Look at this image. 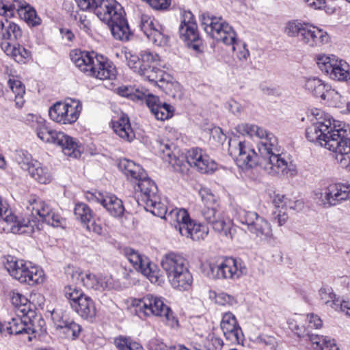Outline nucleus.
Listing matches in <instances>:
<instances>
[{
    "mask_svg": "<svg viewBox=\"0 0 350 350\" xmlns=\"http://www.w3.org/2000/svg\"><path fill=\"white\" fill-rule=\"evenodd\" d=\"M235 129L241 135H247L250 137L256 136L258 138L263 137V135L266 133V130L262 128L248 123L239 124L236 126Z\"/></svg>",
    "mask_w": 350,
    "mask_h": 350,
    "instance_id": "79ce46f5",
    "label": "nucleus"
},
{
    "mask_svg": "<svg viewBox=\"0 0 350 350\" xmlns=\"http://www.w3.org/2000/svg\"><path fill=\"white\" fill-rule=\"evenodd\" d=\"M148 349L149 350H176V347L168 348L165 344H164L159 338H152L148 343Z\"/></svg>",
    "mask_w": 350,
    "mask_h": 350,
    "instance_id": "13d9d810",
    "label": "nucleus"
},
{
    "mask_svg": "<svg viewBox=\"0 0 350 350\" xmlns=\"http://www.w3.org/2000/svg\"><path fill=\"white\" fill-rule=\"evenodd\" d=\"M202 200L204 203V206L200 210L202 217L213 230L223 232L228 237V233L230 234V224L226 223L222 213L217 210L213 195L202 196Z\"/></svg>",
    "mask_w": 350,
    "mask_h": 350,
    "instance_id": "4468645a",
    "label": "nucleus"
},
{
    "mask_svg": "<svg viewBox=\"0 0 350 350\" xmlns=\"http://www.w3.org/2000/svg\"><path fill=\"white\" fill-rule=\"evenodd\" d=\"M27 209L31 212L26 218L18 219L12 214L5 202L0 198V220L10 224L13 233H31L35 229L40 230L42 224L46 223L53 227L62 226L63 219L53 212L50 206L38 198L32 197L29 200Z\"/></svg>",
    "mask_w": 350,
    "mask_h": 350,
    "instance_id": "f03ea898",
    "label": "nucleus"
},
{
    "mask_svg": "<svg viewBox=\"0 0 350 350\" xmlns=\"http://www.w3.org/2000/svg\"><path fill=\"white\" fill-rule=\"evenodd\" d=\"M68 274L74 284H82L87 288L109 291L115 288V282L111 276L97 277L88 271L83 272L79 269H72Z\"/></svg>",
    "mask_w": 350,
    "mask_h": 350,
    "instance_id": "2eb2a0df",
    "label": "nucleus"
},
{
    "mask_svg": "<svg viewBox=\"0 0 350 350\" xmlns=\"http://www.w3.org/2000/svg\"><path fill=\"white\" fill-rule=\"evenodd\" d=\"M112 124L114 132L121 138L129 142L134 139L135 133L127 115L122 114L117 120H113Z\"/></svg>",
    "mask_w": 350,
    "mask_h": 350,
    "instance_id": "72a5a7b5",
    "label": "nucleus"
},
{
    "mask_svg": "<svg viewBox=\"0 0 350 350\" xmlns=\"http://www.w3.org/2000/svg\"><path fill=\"white\" fill-rule=\"evenodd\" d=\"M222 331L234 329L239 325L235 316L231 312H226L224 314L220 324Z\"/></svg>",
    "mask_w": 350,
    "mask_h": 350,
    "instance_id": "3c124183",
    "label": "nucleus"
},
{
    "mask_svg": "<svg viewBox=\"0 0 350 350\" xmlns=\"http://www.w3.org/2000/svg\"><path fill=\"white\" fill-rule=\"evenodd\" d=\"M27 321V339L31 341L37 335L40 336L46 332L45 321L40 315L34 313L26 316Z\"/></svg>",
    "mask_w": 350,
    "mask_h": 350,
    "instance_id": "f704fd0d",
    "label": "nucleus"
},
{
    "mask_svg": "<svg viewBox=\"0 0 350 350\" xmlns=\"http://www.w3.org/2000/svg\"><path fill=\"white\" fill-rule=\"evenodd\" d=\"M200 18L203 29L208 36L217 42L231 45L232 50H236L239 45L236 40V33L222 18L204 12L201 14Z\"/></svg>",
    "mask_w": 350,
    "mask_h": 350,
    "instance_id": "423d86ee",
    "label": "nucleus"
},
{
    "mask_svg": "<svg viewBox=\"0 0 350 350\" xmlns=\"http://www.w3.org/2000/svg\"><path fill=\"white\" fill-rule=\"evenodd\" d=\"M29 173L31 177L42 184L49 183L51 180V176L49 170L46 167H42L38 161L35 162Z\"/></svg>",
    "mask_w": 350,
    "mask_h": 350,
    "instance_id": "a19ab883",
    "label": "nucleus"
},
{
    "mask_svg": "<svg viewBox=\"0 0 350 350\" xmlns=\"http://www.w3.org/2000/svg\"><path fill=\"white\" fill-rule=\"evenodd\" d=\"M15 159L23 170L28 172L31 170L35 162L38 161L33 159L31 155L27 151L23 150L16 152Z\"/></svg>",
    "mask_w": 350,
    "mask_h": 350,
    "instance_id": "c03bdc74",
    "label": "nucleus"
},
{
    "mask_svg": "<svg viewBox=\"0 0 350 350\" xmlns=\"http://www.w3.org/2000/svg\"><path fill=\"white\" fill-rule=\"evenodd\" d=\"M124 254L137 271L147 277L152 283L160 284L162 279L159 275V270L146 256L132 248H125Z\"/></svg>",
    "mask_w": 350,
    "mask_h": 350,
    "instance_id": "dca6fc26",
    "label": "nucleus"
},
{
    "mask_svg": "<svg viewBox=\"0 0 350 350\" xmlns=\"http://www.w3.org/2000/svg\"><path fill=\"white\" fill-rule=\"evenodd\" d=\"M0 46L1 49L8 55H12L13 54L12 49H14L15 45L11 44L8 40H3L0 42Z\"/></svg>",
    "mask_w": 350,
    "mask_h": 350,
    "instance_id": "338daca9",
    "label": "nucleus"
},
{
    "mask_svg": "<svg viewBox=\"0 0 350 350\" xmlns=\"http://www.w3.org/2000/svg\"><path fill=\"white\" fill-rule=\"evenodd\" d=\"M215 302L221 306H233L237 303L236 299L233 297L225 293H220L216 295Z\"/></svg>",
    "mask_w": 350,
    "mask_h": 350,
    "instance_id": "4d7b16f0",
    "label": "nucleus"
},
{
    "mask_svg": "<svg viewBox=\"0 0 350 350\" xmlns=\"http://www.w3.org/2000/svg\"><path fill=\"white\" fill-rule=\"evenodd\" d=\"M147 3L155 10H164L170 4V0H146Z\"/></svg>",
    "mask_w": 350,
    "mask_h": 350,
    "instance_id": "e2e57ef3",
    "label": "nucleus"
},
{
    "mask_svg": "<svg viewBox=\"0 0 350 350\" xmlns=\"http://www.w3.org/2000/svg\"><path fill=\"white\" fill-rule=\"evenodd\" d=\"M274 340L273 337L265 335H260L256 339L257 343L265 344V345H273Z\"/></svg>",
    "mask_w": 350,
    "mask_h": 350,
    "instance_id": "69168bd1",
    "label": "nucleus"
},
{
    "mask_svg": "<svg viewBox=\"0 0 350 350\" xmlns=\"http://www.w3.org/2000/svg\"><path fill=\"white\" fill-rule=\"evenodd\" d=\"M286 206H282L281 208H276L273 211L272 219L276 221L278 226H282L286 224L288 220V216L286 213Z\"/></svg>",
    "mask_w": 350,
    "mask_h": 350,
    "instance_id": "864d4df0",
    "label": "nucleus"
},
{
    "mask_svg": "<svg viewBox=\"0 0 350 350\" xmlns=\"http://www.w3.org/2000/svg\"><path fill=\"white\" fill-rule=\"evenodd\" d=\"M76 218L84 226L91 222L92 219V211L85 203H77L74 209Z\"/></svg>",
    "mask_w": 350,
    "mask_h": 350,
    "instance_id": "37998d69",
    "label": "nucleus"
},
{
    "mask_svg": "<svg viewBox=\"0 0 350 350\" xmlns=\"http://www.w3.org/2000/svg\"><path fill=\"white\" fill-rule=\"evenodd\" d=\"M116 69L111 62L103 55H98L96 59L94 70L90 76H93L100 80L111 79L116 77Z\"/></svg>",
    "mask_w": 350,
    "mask_h": 350,
    "instance_id": "c756f323",
    "label": "nucleus"
},
{
    "mask_svg": "<svg viewBox=\"0 0 350 350\" xmlns=\"http://www.w3.org/2000/svg\"><path fill=\"white\" fill-rule=\"evenodd\" d=\"M161 265L169 279L175 273L176 274L189 267V262L182 255L175 252H169L163 256Z\"/></svg>",
    "mask_w": 350,
    "mask_h": 350,
    "instance_id": "393cba45",
    "label": "nucleus"
},
{
    "mask_svg": "<svg viewBox=\"0 0 350 350\" xmlns=\"http://www.w3.org/2000/svg\"><path fill=\"white\" fill-rule=\"evenodd\" d=\"M129 342L126 337L120 336L115 340V345L118 350H128Z\"/></svg>",
    "mask_w": 350,
    "mask_h": 350,
    "instance_id": "0e129e2a",
    "label": "nucleus"
},
{
    "mask_svg": "<svg viewBox=\"0 0 350 350\" xmlns=\"http://www.w3.org/2000/svg\"><path fill=\"white\" fill-rule=\"evenodd\" d=\"M247 273V269L240 260L227 258L209 263V277L213 279L236 280Z\"/></svg>",
    "mask_w": 350,
    "mask_h": 350,
    "instance_id": "ddd939ff",
    "label": "nucleus"
},
{
    "mask_svg": "<svg viewBox=\"0 0 350 350\" xmlns=\"http://www.w3.org/2000/svg\"><path fill=\"white\" fill-rule=\"evenodd\" d=\"M228 151L237 165L243 170H247L257 165L262 167V159L248 142L230 141Z\"/></svg>",
    "mask_w": 350,
    "mask_h": 350,
    "instance_id": "f8f14e48",
    "label": "nucleus"
},
{
    "mask_svg": "<svg viewBox=\"0 0 350 350\" xmlns=\"http://www.w3.org/2000/svg\"><path fill=\"white\" fill-rule=\"evenodd\" d=\"M140 68L139 75L144 77L150 82L154 83L160 86L159 83L164 81V72L158 68L159 61V55L157 53L144 51L140 54Z\"/></svg>",
    "mask_w": 350,
    "mask_h": 350,
    "instance_id": "f3484780",
    "label": "nucleus"
},
{
    "mask_svg": "<svg viewBox=\"0 0 350 350\" xmlns=\"http://www.w3.org/2000/svg\"><path fill=\"white\" fill-rule=\"evenodd\" d=\"M306 130L307 139L333 152L342 168L350 171V138L346 129L336 125V120L322 111L317 113L315 120Z\"/></svg>",
    "mask_w": 350,
    "mask_h": 350,
    "instance_id": "f257e3e1",
    "label": "nucleus"
},
{
    "mask_svg": "<svg viewBox=\"0 0 350 350\" xmlns=\"http://www.w3.org/2000/svg\"><path fill=\"white\" fill-rule=\"evenodd\" d=\"M189 230V237L193 241H200L204 239L208 234V228L201 224L194 223L192 221L191 228Z\"/></svg>",
    "mask_w": 350,
    "mask_h": 350,
    "instance_id": "49530a36",
    "label": "nucleus"
},
{
    "mask_svg": "<svg viewBox=\"0 0 350 350\" xmlns=\"http://www.w3.org/2000/svg\"><path fill=\"white\" fill-rule=\"evenodd\" d=\"M125 57L127 65L133 70L134 72L139 74V70H142V68H140L141 57L139 58L137 55L131 52H126L125 53Z\"/></svg>",
    "mask_w": 350,
    "mask_h": 350,
    "instance_id": "5fc2aeb1",
    "label": "nucleus"
},
{
    "mask_svg": "<svg viewBox=\"0 0 350 350\" xmlns=\"http://www.w3.org/2000/svg\"><path fill=\"white\" fill-rule=\"evenodd\" d=\"M137 100H145L146 105L151 113L158 120H165L172 117L174 107L160 100V98L148 92H140L136 90L133 95Z\"/></svg>",
    "mask_w": 350,
    "mask_h": 350,
    "instance_id": "6ab92c4d",
    "label": "nucleus"
},
{
    "mask_svg": "<svg viewBox=\"0 0 350 350\" xmlns=\"http://www.w3.org/2000/svg\"><path fill=\"white\" fill-rule=\"evenodd\" d=\"M306 4L315 10L321 9L324 7L325 0H304Z\"/></svg>",
    "mask_w": 350,
    "mask_h": 350,
    "instance_id": "774afa93",
    "label": "nucleus"
},
{
    "mask_svg": "<svg viewBox=\"0 0 350 350\" xmlns=\"http://www.w3.org/2000/svg\"><path fill=\"white\" fill-rule=\"evenodd\" d=\"M118 168L129 179L137 182V188L141 191L139 204H144L145 209L154 215L165 218L166 206L160 201L156 184L148 177L144 170L139 165L125 158L120 160Z\"/></svg>",
    "mask_w": 350,
    "mask_h": 350,
    "instance_id": "7ed1b4c3",
    "label": "nucleus"
},
{
    "mask_svg": "<svg viewBox=\"0 0 350 350\" xmlns=\"http://www.w3.org/2000/svg\"><path fill=\"white\" fill-rule=\"evenodd\" d=\"M223 346V341L221 339L217 337H211L207 338L204 342L203 347H201L198 350H221Z\"/></svg>",
    "mask_w": 350,
    "mask_h": 350,
    "instance_id": "603ef678",
    "label": "nucleus"
},
{
    "mask_svg": "<svg viewBox=\"0 0 350 350\" xmlns=\"http://www.w3.org/2000/svg\"><path fill=\"white\" fill-rule=\"evenodd\" d=\"M9 87L14 94L16 106L21 108L25 103L24 95L25 94V85L18 79H9Z\"/></svg>",
    "mask_w": 350,
    "mask_h": 350,
    "instance_id": "ea45409f",
    "label": "nucleus"
},
{
    "mask_svg": "<svg viewBox=\"0 0 350 350\" xmlns=\"http://www.w3.org/2000/svg\"><path fill=\"white\" fill-rule=\"evenodd\" d=\"M168 280L173 288L180 291H185L191 288L193 275L189 269V267H187L180 272L175 273Z\"/></svg>",
    "mask_w": 350,
    "mask_h": 350,
    "instance_id": "2f4dec72",
    "label": "nucleus"
},
{
    "mask_svg": "<svg viewBox=\"0 0 350 350\" xmlns=\"http://www.w3.org/2000/svg\"><path fill=\"white\" fill-rule=\"evenodd\" d=\"M324 95L322 96L321 98L323 100H334L336 101H338L339 103H341V96L339 94V93L336 91L334 89H332L329 85H327V88L324 91Z\"/></svg>",
    "mask_w": 350,
    "mask_h": 350,
    "instance_id": "bf43d9fd",
    "label": "nucleus"
},
{
    "mask_svg": "<svg viewBox=\"0 0 350 350\" xmlns=\"http://www.w3.org/2000/svg\"><path fill=\"white\" fill-rule=\"evenodd\" d=\"M180 38L189 47L196 51L200 50L202 42L200 38L197 24L191 12H185L179 27Z\"/></svg>",
    "mask_w": 350,
    "mask_h": 350,
    "instance_id": "aec40b11",
    "label": "nucleus"
},
{
    "mask_svg": "<svg viewBox=\"0 0 350 350\" xmlns=\"http://www.w3.org/2000/svg\"><path fill=\"white\" fill-rule=\"evenodd\" d=\"M81 106L72 101L71 104L57 102L49 109V115L52 120L64 124H72L79 118Z\"/></svg>",
    "mask_w": 350,
    "mask_h": 350,
    "instance_id": "a211bd4d",
    "label": "nucleus"
},
{
    "mask_svg": "<svg viewBox=\"0 0 350 350\" xmlns=\"http://www.w3.org/2000/svg\"><path fill=\"white\" fill-rule=\"evenodd\" d=\"M192 220L190 219L188 221L180 224H174V227L177 229L182 236L189 238V230L191 228Z\"/></svg>",
    "mask_w": 350,
    "mask_h": 350,
    "instance_id": "052dcab7",
    "label": "nucleus"
},
{
    "mask_svg": "<svg viewBox=\"0 0 350 350\" xmlns=\"http://www.w3.org/2000/svg\"><path fill=\"white\" fill-rule=\"evenodd\" d=\"M82 10L92 11L99 0H75Z\"/></svg>",
    "mask_w": 350,
    "mask_h": 350,
    "instance_id": "680f3d73",
    "label": "nucleus"
},
{
    "mask_svg": "<svg viewBox=\"0 0 350 350\" xmlns=\"http://www.w3.org/2000/svg\"><path fill=\"white\" fill-rule=\"evenodd\" d=\"M260 139L258 150L262 159L261 163L265 170L280 177L295 176L297 173L296 166L281 152L276 137L266 131L265 135Z\"/></svg>",
    "mask_w": 350,
    "mask_h": 350,
    "instance_id": "39448f33",
    "label": "nucleus"
},
{
    "mask_svg": "<svg viewBox=\"0 0 350 350\" xmlns=\"http://www.w3.org/2000/svg\"><path fill=\"white\" fill-rule=\"evenodd\" d=\"M304 87L306 90L312 94L316 97H320L324 95V91L327 88V83H325L320 79L311 77L303 78Z\"/></svg>",
    "mask_w": 350,
    "mask_h": 350,
    "instance_id": "e433bc0d",
    "label": "nucleus"
},
{
    "mask_svg": "<svg viewBox=\"0 0 350 350\" xmlns=\"http://www.w3.org/2000/svg\"><path fill=\"white\" fill-rule=\"evenodd\" d=\"M137 312L139 317L156 316L163 318L171 327L178 324L169 306L164 304L163 299L152 295H147L139 301Z\"/></svg>",
    "mask_w": 350,
    "mask_h": 350,
    "instance_id": "9d476101",
    "label": "nucleus"
},
{
    "mask_svg": "<svg viewBox=\"0 0 350 350\" xmlns=\"http://www.w3.org/2000/svg\"><path fill=\"white\" fill-rule=\"evenodd\" d=\"M226 339L232 344H239L243 338V334L240 326L234 329L223 331Z\"/></svg>",
    "mask_w": 350,
    "mask_h": 350,
    "instance_id": "09e8293b",
    "label": "nucleus"
},
{
    "mask_svg": "<svg viewBox=\"0 0 350 350\" xmlns=\"http://www.w3.org/2000/svg\"><path fill=\"white\" fill-rule=\"evenodd\" d=\"M329 38L326 31L306 24L301 33L299 40L310 46H317L327 43Z\"/></svg>",
    "mask_w": 350,
    "mask_h": 350,
    "instance_id": "cd10ccee",
    "label": "nucleus"
},
{
    "mask_svg": "<svg viewBox=\"0 0 350 350\" xmlns=\"http://www.w3.org/2000/svg\"><path fill=\"white\" fill-rule=\"evenodd\" d=\"M109 27L111 32L115 39L121 41H127L131 36L127 20L125 17V13L121 14L120 17L115 18L112 23L107 25Z\"/></svg>",
    "mask_w": 350,
    "mask_h": 350,
    "instance_id": "7c9ffc66",
    "label": "nucleus"
},
{
    "mask_svg": "<svg viewBox=\"0 0 350 350\" xmlns=\"http://www.w3.org/2000/svg\"><path fill=\"white\" fill-rule=\"evenodd\" d=\"M319 297L321 302L327 307L336 311L345 312L347 316H350V304L347 301H340L336 298V295L331 287H322L320 288Z\"/></svg>",
    "mask_w": 350,
    "mask_h": 350,
    "instance_id": "bb28decb",
    "label": "nucleus"
},
{
    "mask_svg": "<svg viewBox=\"0 0 350 350\" xmlns=\"http://www.w3.org/2000/svg\"><path fill=\"white\" fill-rule=\"evenodd\" d=\"M12 51L13 54L11 56L18 63H25L31 56V52L20 44L15 45Z\"/></svg>",
    "mask_w": 350,
    "mask_h": 350,
    "instance_id": "8fccbe9b",
    "label": "nucleus"
},
{
    "mask_svg": "<svg viewBox=\"0 0 350 350\" xmlns=\"http://www.w3.org/2000/svg\"><path fill=\"white\" fill-rule=\"evenodd\" d=\"M25 5V2H21L18 0H14L12 2L0 1V15L6 17H12L16 13L20 16V12Z\"/></svg>",
    "mask_w": 350,
    "mask_h": 350,
    "instance_id": "58836bf2",
    "label": "nucleus"
},
{
    "mask_svg": "<svg viewBox=\"0 0 350 350\" xmlns=\"http://www.w3.org/2000/svg\"><path fill=\"white\" fill-rule=\"evenodd\" d=\"M64 293L72 309L81 318L88 321L94 319L96 314L95 304L79 287L74 284L67 285L64 287Z\"/></svg>",
    "mask_w": 350,
    "mask_h": 350,
    "instance_id": "9b49d317",
    "label": "nucleus"
},
{
    "mask_svg": "<svg viewBox=\"0 0 350 350\" xmlns=\"http://www.w3.org/2000/svg\"><path fill=\"white\" fill-rule=\"evenodd\" d=\"M92 12L107 25L124 14L122 6L116 0H99Z\"/></svg>",
    "mask_w": 350,
    "mask_h": 350,
    "instance_id": "b1692460",
    "label": "nucleus"
},
{
    "mask_svg": "<svg viewBox=\"0 0 350 350\" xmlns=\"http://www.w3.org/2000/svg\"><path fill=\"white\" fill-rule=\"evenodd\" d=\"M306 25L297 21H290L286 25L285 32L288 36H297L299 38Z\"/></svg>",
    "mask_w": 350,
    "mask_h": 350,
    "instance_id": "de8ad7c7",
    "label": "nucleus"
},
{
    "mask_svg": "<svg viewBox=\"0 0 350 350\" xmlns=\"http://www.w3.org/2000/svg\"><path fill=\"white\" fill-rule=\"evenodd\" d=\"M20 17L31 26H36L40 23V18L37 16L36 10L26 2L22 12H20Z\"/></svg>",
    "mask_w": 350,
    "mask_h": 350,
    "instance_id": "a18cd8bd",
    "label": "nucleus"
},
{
    "mask_svg": "<svg viewBox=\"0 0 350 350\" xmlns=\"http://www.w3.org/2000/svg\"><path fill=\"white\" fill-rule=\"evenodd\" d=\"M159 151L163 160L177 172H183L187 165L202 174L212 173L217 169L216 163L199 148H193L184 154L174 144H165L160 145Z\"/></svg>",
    "mask_w": 350,
    "mask_h": 350,
    "instance_id": "20e7f679",
    "label": "nucleus"
},
{
    "mask_svg": "<svg viewBox=\"0 0 350 350\" xmlns=\"http://www.w3.org/2000/svg\"><path fill=\"white\" fill-rule=\"evenodd\" d=\"M12 303L16 308V312L21 313L23 316H29L30 314L35 313L31 303L25 296L19 293L13 292Z\"/></svg>",
    "mask_w": 350,
    "mask_h": 350,
    "instance_id": "4c0bfd02",
    "label": "nucleus"
},
{
    "mask_svg": "<svg viewBox=\"0 0 350 350\" xmlns=\"http://www.w3.org/2000/svg\"><path fill=\"white\" fill-rule=\"evenodd\" d=\"M23 35L18 25L5 18L0 21V38L5 40L18 41Z\"/></svg>",
    "mask_w": 350,
    "mask_h": 350,
    "instance_id": "473e14b6",
    "label": "nucleus"
},
{
    "mask_svg": "<svg viewBox=\"0 0 350 350\" xmlns=\"http://www.w3.org/2000/svg\"><path fill=\"white\" fill-rule=\"evenodd\" d=\"M51 318L56 329L68 338L75 339L81 331V327L62 310H53Z\"/></svg>",
    "mask_w": 350,
    "mask_h": 350,
    "instance_id": "5701e85b",
    "label": "nucleus"
},
{
    "mask_svg": "<svg viewBox=\"0 0 350 350\" xmlns=\"http://www.w3.org/2000/svg\"><path fill=\"white\" fill-rule=\"evenodd\" d=\"M139 27L147 38L157 46H163L167 42L163 27L153 17L142 14Z\"/></svg>",
    "mask_w": 350,
    "mask_h": 350,
    "instance_id": "4be33fe9",
    "label": "nucleus"
},
{
    "mask_svg": "<svg viewBox=\"0 0 350 350\" xmlns=\"http://www.w3.org/2000/svg\"><path fill=\"white\" fill-rule=\"evenodd\" d=\"M36 134L42 141L60 147L65 155L74 158L81 155V148L77 140L64 132L52 129L46 124H40L36 129Z\"/></svg>",
    "mask_w": 350,
    "mask_h": 350,
    "instance_id": "6e6552de",
    "label": "nucleus"
},
{
    "mask_svg": "<svg viewBox=\"0 0 350 350\" xmlns=\"http://www.w3.org/2000/svg\"><path fill=\"white\" fill-rule=\"evenodd\" d=\"M92 198L100 203L108 213L114 217H121L124 212V206L122 201L112 194L103 196L98 193V196L92 194Z\"/></svg>",
    "mask_w": 350,
    "mask_h": 350,
    "instance_id": "c85d7f7f",
    "label": "nucleus"
},
{
    "mask_svg": "<svg viewBox=\"0 0 350 350\" xmlns=\"http://www.w3.org/2000/svg\"><path fill=\"white\" fill-rule=\"evenodd\" d=\"M172 219H175L176 224H180L190 219L189 215L185 209H175L172 211L169 215Z\"/></svg>",
    "mask_w": 350,
    "mask_h": 350,
    "instance_id": "6e6d98bb",
    "label": "nucleus"
},
{
    "mask_svg": "<svg viewBox=\"0 0 350 350\" xmlns=\"http://www.w3.org/2000/svg\"><path fill=\"white\" fill-rule=\"evenodd\" d=\"M317 63L321 71L334 80L347 81L350 78L348 65L342 60L336 59L334 56H320L317 58Z\"/></svg>",
    "mask_w": 350,
    "mask_h": 350,
    "instance_id": "412c9836",
    "label": "nucleus"
},
{
    "mask_svg": "<svg viewBox=\"0 0 350 350\" xmlns=\"http://www.w3.org/2000/svg\"><path fill=\"white\" fill-rule=\"evenodd\" d=\"M238 219L247 226V230L267 244L275 243V237L271 224L262 217L254 211L239 210L237 212Z\"/></svg>",
    "mask_w": 350,
    "mask_h": 350,
    "instance_id": "1a4fd4ad",
    "label": "nucleus"
},
{
    "mask_svg": "<svg viewBox=\"0 0 350 350\" xmlns=\"http://www.w3.org/2000/svg\"><path fill=\"white\" fill-rule=\"evenodd\" d=\"M3 264L10 274L21 283L34 285L44 282L43 270L37 266H33L30 262L8 256L5 257Z\"/></svg>",
    "mask_w": 350,
    "mask_h": 350,
    "instance_id": "0eeeda50",
    "label": "nucleus"
},
{
    "mask_svg": "<svg viewBox=\"0 0 350 350\" xmlns=\"http://www.w3.org/2000/svg\"><path fill=\"white\" fill-rule=\"evenodd\" d=\"M2 330L0 333L8 332L10 335H27V321L26 316L23 319L17 317L8 321L4 328L1 325Z\"/></svg>",
    "mask_w": 350,
    "mask_h": 350,
    "instance_id": "c9c22d12",
    "label": "nucleus"
},
{
    "mask_svg": "<svg viewBox=\"0 0 350 350\" xmlns=\"http://www.w3.org/2000/svg\"><path fill=\"white\" fill-rule=\"evenodd\" d=\"M98 56V55L94 51L88 52L75 50L70 53V59L76 67L88 75H90L91 72L94 70L96 59Z\"/></svg>",
    "mask_w": 350,
    "mask_h": 350,
    "instance_id": "a878e982",
    "label": "nucleus"
}]
</instances>
